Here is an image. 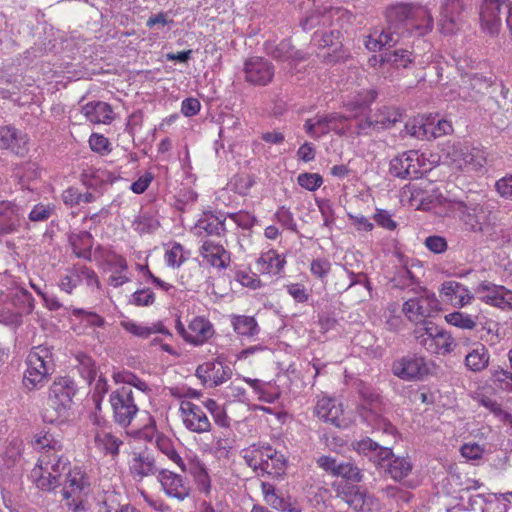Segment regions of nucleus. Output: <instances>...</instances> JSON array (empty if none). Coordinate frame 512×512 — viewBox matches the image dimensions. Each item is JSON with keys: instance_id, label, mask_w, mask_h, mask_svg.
Returning a JSON list of instances; mask_svg holds the SVG:
<instances>
[{"instance_id": "1", "label": "nucleus", "mask_w": 512, "mask_h": 512, "mask_svg": "<svg viewBox=\"0 0 512 512\" xmlns=\"http://www.w3.org/2000/svg\"><path fill=\"white\" fill-rule=\"evenodd\" d=\"M387 27L380 34L383 46L393 47L405 34L424 36L432 31L434 20L430 10L416 3H397L386 11Z\"/></svg>"}, {"instance_id": "2", "label": "nucleus", "mask_w": 512, "mask_h": 512, "mask_svg": "<svg viewBox=\"0 0 512 512\" xmlns=\"http://www.w3.org/2000/svg\"><path fill=\"white\" fill-rule=\"evenodd\" d=\"M54 372L51 348L45 345L33 347L26 358L23 386L28 391L39 390L49 381Z\"/></svg>"}, {"instance_id": "3", "label": "nucleus", "mask_w": 512, "mask_h": 512, "mask_svg": "<svg viewBox=\"0 0 512 512\" xmlns=\"http://www.w3.org/2000/svg\"><path fill=\"white\" fill-rule=\"evenodd\" d=\"M76 391V384L70 377L56 378L49 388L43 420L48 423H55L66 418Z\"/></svg>"}, {"instance_id": "4", "label": "nucleus", "mask_w": 512, "mask_h": 512, "mask_svg": "<svg viewBox=\"0 0 512 512\" xmlns=\"http://www.w3.org/2000/svg\"><path fill=\"white\" fill-rule=\"evenodd\" d=\"M362 402L359 406L362 419L375 430L394 435L395 427L383 417V403L380 394L368 387L360 390Z\"/></svg>"}, {"instance_id": "5", "label": "nucleus", "mask_w": 512, "mask_h": 512, "mask_svg": "<svg viewBox=\"0 0 512 512\" xmlns=\"http://www.w3.org/2000/svg\"><path fill=\"white\" fill-rule=\"evenodd\" d=\"M62 496L66 501V506L73 512H85V496L87 494L88 483L84 474L79 469L68 470L65 479L62 481Z\"/></svg>"}, {"instance_id": "6", "label": "nucleus", "mask_w": 512, "mask_h": 512, "mask_svg": "<svg viewBox=\"0 0 512 512\" xmlns=\"http://www.w3.org/2000/svg\"><path fill=\"white\" fill-rule=\"evenodd\" d=\"M452 209L459 216L464 229L473 233H482L486 222L484 206L476 199L466 196L463 200L454 201Z\"/></svg>"}, {"instance_id": "7", "label": "nucleus", "mask_w": 512, "mask_h": 512, "mask_svg": "<svg viewBox=\"0 0 512 512\" xmlns=\"http://www.w3.org/2000/svg\"><path fill=\"white\" fill-rule=\"evenodd\" d=\"M110 403L115 422L123 427L129 426L139 412L133 391L128 386H122L113 391L110 395Z\"/></svg>"}, {"instance_id": "8", "label": "nucleus", "mask_w": 512, "mask_h": 512, "mask_svg": "<svg viewBox=\"0 0 512 512\" xmlns=\"http://www.w3.org/2000/svg\"><path fill=\"white\" fill-rule=\"evenodd\" d=\"M242 72L248 84L264 87L273 81L275 66L264 57L253 56L245 60Z\"/></svg>"}, {"instance_id": "9", "label": "nucleus", "mask_w": 512, "mask_h": 512, "mask_svg": "<svg viewBox=\"0 0 512 512\" xmlns=\"http://www.w3.org/2000/svg\"><path fill=\"white\" fill-rule=\"evenodd\" d=\"M441 310L440 302L434 293L425 292L424 295L408 299L404 302L402 311L410 322L430 319Z\"/></svg>"}, {"instance_id": "10", "label": "nucleus", "mask_w": 512, "mask_h": 512, "mask_svg": "<svg viewBox=\"0 0 512 512\" xmlns=\"http://www.w3.org/2000/svg\"><path fill=\"white\" fill-rule=\"evenodd\" d=\"M477 298L501 310H512V291L502 285L483 281L474 288Z\"/></svg>"}, {"instance_id": "11", "label": "nucleus", "mask_w": 512, "mask_h": 512, "mask_svg": "<svg viewBox=\"0 0 512 512\" xmlns=\"http://www.w3.org/2000/svg\"><path fill=\"white\" fill-rule=\"evenodd\" d=\"M179 412L182 423L188 431L197 434L211 431V422L203 408L199 405L183 400L180 403Z\"/></svg>"}, {"instance_id": "12", "label": "nucleus", "mask_w": 512, "mask_h": 512, "mask_svg": "<svg viewBox=\"0 0 512 512\" xmlns=\"http://www.w3.org/2000/svg\"><path fill=\"white\" fill-rule=\"evenodd\" d=\"M347 121V117L340 113H330L327 115L317 116L314 120L307 119L304 124L306 132L313 138H320L334 131L339 135H343V124Z\"/></svg>"}, {"instance_id": "13", "label": "nucleus", "mask_w": 512, "mask_h": 512, "mask_svg": "<svg viewBox=\"0 0 512 512\" xmlns=\"http://www.w3.org/2000/svg\"><path fill=\"white\" fill-rule=\"evenodd\" d=\"M469 0H444L440 7L439 26L443 34H454L460 27L461 15Z\"/></svg>"}, {"instance_id": "14", "label": "nucleus", "mask_w": 512, "mask_h": 512, "mask_svg": "<svg viewBox=\"0 0 512 512\" xmlns=\"http://www.w3.org/2000/svg\"><path fill=\"white\" fill-rule=\"evenodd\" d=\"M392 372L403 380L411 381L423 378L429 368L424 357L407 355L393 363Z\"/></svg>"}, {"instance_id": "15", "label": "nucleus", "mask_w": 512, "mask_h": 512, "mask_svg": "<svg viewBox=\"0 0 512 512\" xmlns=\"http://www.w3.org/2000/svg\"><path fill=\"white\" fill-rule=\"evenodd\" d=\"M25 209L15 201H0V236L19 232Z\"/></svg>"}, {"instance_id": "16", "label": "nucleus", "mask_w": 512, "mask_h": 512, "mask_svg": "<svg viewBox=\"0 0 512 512\" xmlns=\"http://www.w3.org/2000/svg\"><path fill=\"white\" fill-rule=\"evenodd\" d=\"M157 478L168 497L175 498L178 501H183L189 497L191 487L183 476L168 469H160Z\"/></svg>"}, {"instance_id": "17", "label": "nucleus", "mask_w": 512, "mask_h": 512, "mask_svg": "<svg viewBox=\"0 0 512 512\" xmlns=\"http://www.w3.org/2000/svg\"><path fill=\"white\" fill-rule=\"evenodd\" d=\"M196 376L206 384L219 386L229 380L232 376V369L219 359L208 361L196 368Z\"/></svg>"}, {"instance_id": "18", "label": "nucleus", "mask_w": 512, "mask_h": 512, "mask_svg": "<svg viewBox=\"0 0 512 512\" xmlns=\"http://www.w3.org/2000/svg\"><path fill=\"white\" fill-rule=\"evenodd\" d=\"M507 0H484L480 10L482 29L490 35H497L502 24L501 12Z\"/></svg>"}, {"instance_id": "19", "label": "nucleus", "mask_w": 512, "mask_h": 512, "mask_svg": "<svg viewBox=\"0 0 512 512\" xmlns=\"http://www.w3.org/2000/svg\"><path fill=\"white\" fill-rule=\"evenodd\" d=\"M390 174L402 179L417 178L419 171L418 153L416 151H407L394 157L390 161Z\"/></svg>"}, {"instance_id": "20", "label": "nucleus", "mask_w": 512, "mask_h": 512, "mask_svg": "<svg viewBox=\"0 0 512 512\" xmlns=\"http://www.w3.org/2000/svg\"><path fill=\"white\" fill-rule=\"evenodd\" d=\"M192 231L198 237H224L226 234L225 218L211 211L204 212Z\"/></svg>"}, {"instance_id": "21", "label": "nucleus", "mask_w": 512, "mask_h": 512, "mask_svg": "<svg viewBox=\"0 0 512 512\" xmlns=\"http://www.w3.org/2000/svg\"><path fill=\"white\" fill-rule=\"evenodd\" d=\"M0 148L24 156L29 150L28 137L13 127H3L0 129Z\"/></svg>"}, {"instance_id": "22", "label": "nucleus", "mask_w": 512, "mask_h": 512, "mask_svg": "<svg viewBox=\"0 0 512 512\" xmlns=\"http://www.w3.org/2000/svg\"><path fill=\"white\" fill-rule=\"evenodd\" d=\"M353 448L359 454L368 457L377 465L383 464L393 456L391 448L380 445L378 442L368 437L353 443Z\"/></svg>"}, {"instance_id": "23", "label": "nucleus", "mask_w": 512, "mask_h": 512, "mask_svg": "<svg viewBox=\"0 0 512 512\" xmlns=\"http://www.w3.org/2000/svg\"><path fill=\"white\" fill-rule=\"evenodd\" d=\"M264 49L269 56L278 61L298 63L305 60V54L300 50H296L288 39H284L279 43L266 42Z\"/></svg>"}, {"instance_id": "24", "label": "nucleus", "mask_w": 512, "mask_h": 512, "mask_svg": "<svg viewBox=\"0 0 512 512\" xmlns=\"http://www.w3.org/2000/svg\"><path fill=\"white\" fill-rule=\"evenodd\" d=\"M242 452L246 464L258 475H261L263 470H267L268 458L271 457L269 453H272V447L270 445L253 444Z\"/></svg>"}, {"instance_id": "25", "label": "nucleus", "mask_w": 512, "mask_h": 512, "mask_svg": "<svg viewBox=\"0 0 512 512\" xmlns=\"http://www.w3.org/2000/svg\"><path fill=\"white\" fill-rule=\"evenodd\" d=\"M440 292L456 307H464L474 299V295L466 286L454 280L443 282Z\"/></svg>"}, {"instance_id": "26", "label": "nucleus", "mask_w": 512, "mask_h": 512, "mask_svg": "<svg viewBox=\"0 0 512 512\" xmlns=\"http://www.w3.org/2000/svg\"><path fill=\"white\" fill-rule=\"evenodd\" d=\"M214 334L213 325L204 317L193 318L188 325L186 342L199 346L207 342Z\"/></svg>"}, {"instance_id": "27", "label": "nucleus", "mask_w": 512, "mask_h": 512, "mask_svg": "<svg viewBox=\"0 0 512 512\" xmlns=\"http://www.w3.org/2000/svg\"><path fill=\"white\" fill-rule=\"evenodd\" d=\"M200 255L213 267L224 269L230 262V253L221 244L206 240L200 247Z\"/></svg>"}, {"instance_id": "28", "label": "nucleus", "mask_w": 512, "mask_h": 512, "mask_svg": "<svg viewBox=\"0 0 512 512\" xmlns=\"http://www.w3.org/2000/svg\"><path fill=\"white\" fill-rule=\"evenodd\" d=\"M457 344L455 339L448 331L439 327L437 332L429 341H424L423 348L432 354L448 355L452 353Z\"/></svg>"}, {"instance_id": "29", "label": "nucleus", "mask_w": 512, "mask_h": 512, "mask_svg": "<svg viewBox=\"0 0 512 512\" xmlns=\"http://www.w3.org/2000/svg\"><path fill=\"white\" fill-rule=\"evenodd\" d=\"M129 470L132 477L136 480H142L147 476L159 474L155 459L149 453L134 454L130 462Z\"/></svg>"}, {"instance_id": "30", "label": "nucleus", "mask_w": 512, "mask_h": 512, "mask_svg": "<svg viewBox=\"0 0 512 512\" xmlns=\"http://www.w3.org/2000/svg\"><path fill=\"white\" fill-rule=\"evenodd\" d=\"M87 120L96 124H110L114 119L112 107L102 101H91L82 107Z\"/></svg>"}, {"instance_id": "31", "label": "nucleus", "mask_w": 512, "mask_h": 512, "mask_svg": "<svg viewBox=\"0 0 512 512\" xmlns=\"http://www.w3.org/2000/svg\"><path fill=\"white\" fill-rule=\"evenodd\" d=\"M337 496L356 511H362L366 503V494L354 484L340 483L335 486Z\"/></svg>"}, {"instance_id": "32", "label": "nucleus", "mask_w": 512, "mask_h": 512, "mask_svg": "<svg viewBox=\"0 0 512 512\" xmlns=\"http://www.w3.org/2000/svg\"><path fill=\"white\" fill-rule=\"evenodd\" d=\"M460 155L465 167L478 171L487 162L488 153L482 146L465 145L460 150Z\"/></svg>"}, {"instance_id": "33", "label": "nucleus", "mask_w": 512, "mask_h": 512, "mask_svg": "<svg viewBox=\"0 0 512 512\" xmlns=\"http://www.w3.org/2000/svg\"><path fill=\"white\" fill-rule=\"evenodd\" d=\"M413 267L421 268L419 265L411 264L404 265L396 269L393 277L391 278V282L393 283V287L399 289H407L411 288L413 291H417L415 286H418L419 279L413 271Z\"/></svg>"}, {"instance_id": "34", "label": "nucleus", "mask_w": 512, "mask_h": 512, "mask_svg": "<svg viewBox=\"0 0 512 512\" xmlns=\"http://www.w3.org/2000/svg\"><path fill=\"white\" fill-rule=\"evenodd\" d=\"M378 466L383 468L396 481L407 477L412 470V464L408 458L395 457L394 455L383 464H378Z\"/></svg>"}, {"instance_id": "35", "label": "nucleus", "mask_w": 512, "mask_h": 512, "mask_svg": "<svg viewBox=\"0 0 512 512\" xmlns=\"http://www.w3.org/2000/svg\"><path fill=\"white\" fill-rule=\"evenodd\" d=\"M490 354L483 344L477 346L465 356V366L469 371L481 372L489 365Z\"/></svg>"}, {"instance_id": "36", "label": "nucleus", "mask_w": 512, "mask_h": 512, "mask_svg": "<svg viewBox=\"0 0 512 512\" xmlns=\"http://www.w3.org/2000/svg\"><path fill=\"white\" fill-rule=\"evenodd\" d=\"M234 331L240 335L252 338L259 334L260 327L252 316L236 315L232 317Z\"/></svg>"}, {"instance_id": "37", "label": "nucleus", "mask_w": 512, "mask_h": 512, "mask_svg": "<svg viewBox=\"0 0 512 512\" xmlns=\"http://www.w3.org/2000/svg\"><path fill=\"white\" fill-rule=\"evenodd\" d=\"M94 442L99 450L112 456L119 454V447L123 444L122 440L105 431L98 432L95 435Z\"/></svg>"}, {"instance_id": "38", "label": "nucleus", "mask_w": 512, "mask_h": 512, "mask_svg": "<svg viewBox=\"0 0 512 512\" xmlns=\"http://www.w3.org/2000/svg\"><path fill=\"white\" fill-rule=\"evenodd\" d=\"M374 120L377 129H389L397 122L402 121V113L392 107H383L379 109L374 115Z\"/></svg>"}, {"instance_id": "39", "label": "nucleus", "mask_w": 512, "mask_h": 512, "mask_svg": "<svg viewBox=\"0 0 512 512\" xmlns=\"http://www.w3.org/2000/svg\"><path fill=\"white\" fill-rule=\"evenodd\" d=\"M430 116H417L405 124V131L408 135L421 140H429Z\"/></svg>"}, {"instance_id": "40", "label": "nucleus", "mask_w": 512, "mask_h": 512, "mask_svg": "<svg viewBox=\"0 0 512 512\" xmlns=\"http://www.w3.org/2000/svg\"><path fill=\"white\" fill-rule=\"evenodd\" d=\"M415 327L412 332L413 339L418 345L423 347L424 341H429L439 329V326L430 319L424 321L413 322Z\"/></svg>"}, {"instance_id": "41", "label": "nucleus", "mask_w": 512, "mask_h": 512, "mask_svg": "<svg viewBox=\"0 0 512 512\" xmlns=\"http://www.w3.org/2000/svg\"><path fill=\"white\" fill-rule=\"evenodd\" d=\"M55 463L49 462L50 460L46 457L38 459V467L32 470L31 476H36L39 472L44 471L45 473L53 472L58 474V479L61 480L62 473L68 468V459H56Z\"/></svg>"}, {"instance_id": "42", "label": "nucleus", "mask_w": 512, "mask_h": 512, "mask_svg": "<svg viewBox=\"0 0 512 512\" xmlns=\"http://www.w3.org/2000/svg\"><path fill=\"white\" fill-rule=\"evenodd\" d=\"M382 61L389 63L397 68H407L409 64L413 63V54L406 49H395L387 51L382 56Z\"/></svg>"}, {"instance_id": "43", "label": "nucleus", "mask_w": 512, "mask_h": 512, "mask_svg": "<svg viewBox=\"0 0 512 512\" xmlns=\"http://www.w3.org/2000/svg\"><path fill=\"white\" fill-rule=\"evenodd\" d=\"M335 477H341L346 480V483L355 484L360 483L364 475L362 470L351 461H342L339 463L338 471Z\"/></svg>"}, {"instance_id": "44", "label": "nucleus", "mask_w": 512, "mask_h": 512, "mask_svg": "<svg viewBox=\"0 0 512 512\" xmlns=\"http://www.w3.org/2000/svg\"><path fill=\"white\" fill-rule=\"evenodd\" d=\"M156 444L158 449L163 454H165L171 461L176 463L182 469V471H185V464L180 455L178 454V452L176 451L173 442L171 441L170 438L164 435H160L156 439Z\"/></svg>"}, {"instance_id": "45", "label": "nucleus", "mask_w": 512, "mask_h": 512, "mask_svg": "<svg viewBox=\"0 0 512 512\" xmlns=\"http://www.w3.org/2000/svg\"><path fill=\"white\" fill-rule=\"evenodd\" d=\"M313 41L316 42L320 48L332 47L333 52H336L342 46L340 32L338 30H330L322 33L315 32Z\"/></svg>"}, {"instance_id": "46", "label": "nucleus", "mask_w": 512, "mask_h": 512, "mask_svg": "<svg viewBox=\"0 0 512 512\" xmlns=\"http://www.w3.org/2000/svg\"><path fill=\"white\" fill-rule=\"evenodd\" d=\"M258 263L265 266L262 269L263 272L279 274L283 270L286 261L275 252H268L261 256Z\"/></svg>"}, {"instance_id": "47", "label": "nucleus", "mask_w": 512, "mask_h": 512, "mask_svg": "<svg viewBox=\"0 0 512 512\" xmlns=\"http://www.w3.org/2000/svg\"><path fill=\"white\" fill-rule=\"evenodd\" d=\"M271 457L268 458L267 470H263L261 475L268 474L273 477H279L284 474L286 469V459L283 454L277 452L272 448Z\"/></svg>"}, {"instance_id": "48", "label": "nucleus", "mask_w": 512, "mask_h": 512, "mask_svg": "<svg viewBox=\"0 0 512 512\" xmlns=\"http://www.w3.org/2000/svg\"><path fill=\"white\" fill-rule=\"evenodd\" d=\"M76 360L82 377L88 382H92L97 376V367L94 360L84 353L77 354Z\"/></svg>"}, {"instance_id": "49", "label": "nucleus", "mask_w": 512, "mask_h": 512, "mask_svg": "<svg viewBox=\"0 0 512 512\" xmlns=\"http://www.w3.org/2000/svg\"><path fill=\"white\" fill-rule=\"evenodd\" d=\"M445 320L448 324L461 329L472 330L476 327L475 318L460 311H455L445 315Z\"/></svg>"}, {"instance_id": "50", "label": "nucleus", "mask_w": 512, "mask_h": 512, "mask_svg": "<svg viewBox=\"0 0 512 512\" xmlns=\"http://www.w3.org/2000/svg\"><path fill=\"white\" fill-rule=\"evenodd\" d=\"M36 486L42 491H52L62 484V480L58 479V474L53 472H39L36 476H32Z\"/></svg>"}, {"instance_id": "51", "label": "nucleus", "mask_w": 512, "mask_h": 512, "mask_svg": "<svg viewBox=\"0 0 512 512\" xmlns=\"http://www.w3.org/2000/svg\"><path fill=\"white\" fill-rule=\"evenodd\" d=\"M333 11L330 10L328 12H325V13H321L318 9L315 10L314 12H312L311 14L305 16L301 21H300V25L302 26L303 30L307 31V30H311L313 29L316 25H319L320 23H323L325 24L326 21L329 20V18L331 17Z\"/></svg>"}, {"instance_id": "52", "label": "nucleus", "mask_w": 512, "mask_h": 512, "mask_svg": "<svg viewBox=\"0 0 512 512\" xmlns=\"http://www.w3.org/2000/svg\"><path fill=\"white\" fill-rule=\"evenodd\" d=\"M428 129L429 140L436 139L443 135H448L453 130L452 125L449 121L442 119L436 122V119L434 117H430Z\"/></svg>"}, {"instance_id": "53", "label": "nucleus", "mask_w": 512, "mask_h": 512, "mask_svg": "<svg viewBox=\"0 0 512 512\" xmlns=\"http://www.w3.org/2000/svg\"><path fill=\"white\" fill-rule=\"evenodd\" d=\"M298 184L308 190L315 191L323 184V178L318 173H301L297 177Z\"/></svg>"}, {"instance_id": "54", "label": "nucleus", "mask_w": 512, "mask_h": 512, "mask_svg": "<svg viewBox=\"0 0 512 512\" xmlns=\"http://www.w3.org/2000/svg\"><path fill=\"white\" fill-rule=\"evenodd\" d=\"M481 404L492 412L500 421L512 425V415L505 411L502 406L490 398H482Z\"/></svg>"}, {"instance_id": "55", "label": "nucleus", "mask_w": 512, "mask_h": 512, "mask_svg": "<svg viewBox=\"0 0 512 512\" xmlns=\"http://www.w3.org/2000/svg\"><path fill=\"white\" fill-rule=\"evenodd\" d=\"M331 271V262L326 258H316L310 263V272L313 276L324 281Z\"/></svg>"}, {"instance_id": "56", "label": "nucleus", "mask_w": 512, "mask_h": 512, "mask_svg": "<svg viewBox=\"0 0 512 512\" xmlns=\"http://www.w3.org/2000/svg\"><path fill=\"white\" fill-rule=\"evenodd\" d=\"M134 226L139 233H149L159 227V222L148 214H142L135 219Z\"/></svg>"}, {"instance_id": "57", "label": "nucleus", "mask_w": 512, "mask_h": 512, "mask_svg": "<svg viewBox=\"0 0 512 512\" xmlns=\"http://www.w3.org/2000/svg\"><path fill=\"white\" fill-rule=\"evenodd\" d=\"M378 93L375 89H369L363 93L358 94L353 102L349 105L351 110L364 109L369 107L377 98Z\"/></svg>"}, {"instance_id": "58", "label": "nucleus", "mask_w": 512, "mask_h": 512, "mask_svg": "<svg viewBox=\"0 0 512 512\" xmlns=\"http://www.w3.org/2000/svg\"><path fill=\"white\" fill-rule=\"evenodd\" d=\"M165 260L168 266L179 267L185 261L182 245L174 243L171 249L165 253Z\"/></svg>"}, {"instance_id": "59", "label": "nucleus", "mask_w": 512, "mask_h": 512, "mask_svg": "<svg viewBox=\"0 0 512 512\" xmlns=\"http://www.w3.org/2000/svg\"><path fill=\"white\" fill-rule=\"evenodd\" d=\"M53 213L54 206L39 203L30 211L28 218L32 222H43L46 221Z\"/></svg>"}, {"instance_id": "60", "label": "nucleus", "mask_w": 512, "mask_h": 512, "mask_svg": "<svg viewBox=\"0 0 512 512\" xmlns=\"http://www.w3.org/2000/svg\"><path fill=\"white\" fill-rule=\"evenodd\" d=\"M275 219L283 227L293 232L297 231V224L294 220L292 212L285 206H281L275 213Z\"/></svg>"}, {"instance_id": "61", "label": "nucleus", "mask_w": 512, "mask_h": 512, "mask_svg": "<svg viewBox=\"0 0 512 512\" xmlns=\"http://www.w3.org/2000/svg\"><path fill=\"white\" fill-rule=\"evenodd\" d=\"M424 245L430 252L435 254H442L448 249L446 239L439 235L428 236L424 241Z\"/></svg>"}, {"instance_id": "62", "label": "nucleus", "mask_w": 512, "mask_h": 512, "mask_svg": "<svg viewBox=\"0 0 512 512\" xmlns=\"http://www.w3.org/2000/svg\"><path fill=\"white\" fill-rule=\"evenodd\" d=\"M324 421L331 423L337 428H346L349 424L348 419L343 415L342 405L339 403H336L329 413V417L325 418Z\"/></svg>"}, {"instance_id": "63", "label": "nucleus", "mask_w": 512, "mask_h": 512, "mask_svg": "<svg viewBox=\"0 0 512 512\" xmlns=\"http://www.w3.org/2000/svg\"><path fill=\"white\" fill-rule=\"evenodd\" d=\"M155 301V294L148 288L140 289L132 294L131 303L136 306H149Z\"/></svg>"}, {"instance_id": "64", "label": "nucleus", "mask_w": 512, "mask_h": 512, "mask_svg": "<svg viewBox=\"0 0 512 512\" xmlns=\"http://www.w3.org/2000/svg\"><path fill=\"white\" fill-rule=\"evenodd\" d=\"M495 188L502 197L512 200V174L497 180Z\"/></svg>"}]
</instances>
